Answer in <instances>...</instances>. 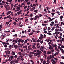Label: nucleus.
<instances>
[{"label":"nucleus","mask_w":64,"mask_h":64,"mask_svg":"<svg viewBox=\"0 0 64 64\" xmlns=\"http://www.w3.org/2000/svg\"><path fill=\"white\" fill-rule=\"evenodd\" d=\"M47 62H48V63H50V62L49 60H47L46 61Z\"/></svg>","instance_id":"8fccbe9b"},{"label":"nucleus","mask_w":64,"mask_h":64,"mask_svg":"<svg viewBox=\"0 0 64 64\" xmlns=\"http://www.w3.org/2000/svg\"><path fill=\"white\" fill-rule=\"evenodd\" d=\"M26 8H27V6H24V9H26Z\"/></svg>","instance_id":"49530a36"},{"label":"nucleus","mask_w":64,"mask_h":64,"mask_svg":"<svg viewBox=\"0 0 64 64\" xmlns=\"http://www.w3.org/2000/svg\"><path fill=\"white\" fill-rule=\"evenodd\" d=\"M54 19H55L54 18L50 19L49 20V21H52V20H54Z\"/></svg>","instance_id":"4468645a"},{"label":"nucleus","mask_w":64,"mask_h":64,"mask_svg":"<svg viewBox=\"0 0 64 64\" xmlns=\"http://www.w3.org/2000/svg\"><path fill=\"white\" fill-rule=\"evenodd\" d=\"M13 37H17V34H15V35L12 36Z\"/></svg>","instance_id":"6ab92c4d"},{"label":"nucleus","mask_w":64,"mask_h":64,"mask_svg":"<svg viewBox=\"0 0 64 64\" xmlns=\"http://www.w3.org/2000/svg\"><path fill=\"white\" fill-rule=\"evenodd\" d=\"M3 35L2 36V35H1L0 36V38H2V39H4V38H3Z\"/></svg>","instance_id":"72a5a7b5"},{"label":"nucleus","mask_w":64,"mask_h":64,"mask_svg":"<svg viewBox=\"0 0 64 64\" xmlns=\"http://www.w3.org/2000/svg\"><path fill=\"white\" fill-rule=\"evenodd\" d=\"M6 44L8 45H10V44H9L8 42H7L6 43Z\"/></svg>","instance_id":"0e129e2a"},{"label":"nucleus","mask_w":64,"mask_h":64,"mask_svg":"<svg viewBox=\"0 0 64 64\" xmlns=\"http://www.w3.org/2000/svg\"><path fill=\"white\" fill-rule=\"evenodd\" d=\"M39 39L41 40H43V39H44V36H43V35L42 34H40V36L39 37Z\"/></svg>","instance_id":"f257e3e1"},{"label":"nucleus","mask_w":64,"mask_h":64,"mask_svg":"<svg viewBox=\"0 0 64 64\" xmlns=\"http://www.w3.org/2000/svg\"><path fill=\"white\" fill-rule=\"evenodd\" d=\"M59 30L58 29L56 28L55 29V30L56 31V32H58V31H59Z\"/></svg>","instance_id":"c85d7f7f"},{"label":"nucleus","mask_w":64,"mask_h":64,"mask_svg":"<svg viewBox=\"0 0 64 64\" xmlns=\"http://www.w3.org/2000/svg\"><path fill=\"white\" fill-rule=\"evenodd\" d=\"M54 29H55V28L54 27L52 28V29L51 30L52 31H53V30H54Z\"/></svg>","instance_id":"4c0bfd02"},{"label":"nucleus","mask_w":64,"mask_h":64,"mask_svg":"<svg viewBox=\"0 0 64 64\" xmlns=\"http://www.w3.org/2000/svg\"><path fill=\"white\" fill-rule=\"evenodd\" d=\"M29 56L30 57L31 59H32V56H33V55L32 54H30L29 55Z\"/></svg>","instance_id":"0eeeda50"},{"label":"nucleus","mask_w":64,"mask_h":64,"mask_svg":"<svg viewBox=\"0 0 64 64\" xmlns=\"http://www.w3.org/2000/svg\"><path fill=\"white\" fill-rule=\"evenodd\" d=\"M11 11H8V12L7 13V15H8V14H10Z\"/></svg>","instance_id":"9d476101"},{"label":"nucleus","mask_w":64,"mask_h":64,"mask_svg":"<svg viewBox=\"0 0 64 64\" xmlns=\"http://www.w3.org/2000/svg\"><path fill=\"white\" fill-rule=\"evenodd\" d=\"M51 52H48V54H51Z\"/></svg>","instance_id":"3c124183"},{"label":"nucleus","mask_w":64,"mask_h":64,"mask_svg":"<svg viewBox=\"0 0 64 64\" xmlns=\"http://www.w3.org/2000/svg\"><path fill=\"white\" fill-rule=\"evenodd\" d=\"M36 33H40V31L39 30H38L36 31Z\"/></svg>","instance_id":"4d7b16f0"},{"label":"nucleus","mask_w":64,"mask_h":64,"mask_svg":"<svg viewBox=\"0 0 64 64\" xmlns=\"http://www.w3.org/2000/svg\"><path fill=\"white\" fill-rule=\"evenodd\" d=\"M4 47H5V48H7V44H4Z\"/></svg>","instance_id":"2eb2a0df"},{"label":"nucleus","mask_w":64,"mask_h":64,"mask_svg":"<svg viewBox=\"0 0 64 64\" xmlns=\"http://www.w3.org/2000/svg\"><path fill=\"white\" fill-rule=\"evenodd\" d=\"M5 53L6 54H9L10 53V52L9 50L6 51H5Z\"/></svg>","instance_id":"7ed1b4c3"},{"label":"nucleus","mask_w":64,"mask_h":64,"mask_svg":"<svg viewBox=\"0 0 64 64\" xmlns=\"http://www.w3.org/2000/svg\"><path fill=\"white\" fill-rule=\"evenodd\" d=\"M27 40H26L24 42V44H26V43H27Z\"/></svg>","instance_id":"5fc2aeb1"},{"label":"nucleus","mask_w":64,"mask_h":64,"mask_svg":"<svg viewBox=\"0 0 64 64\" xmlns=\"http://www.w3.org/2000/svg\"><path fill=\"white\" fill-rule=\"evenodd\" d=\"M49 41H50V40L49 39H48V41L46 42H47L48 43H49Z\"/></svg>","instance_id":"e2e57ef3"},{"label":"nucleus","mask_w":64,"mask_h":64,"mask_svg":"<svg viewBox=\"0 0 64 64\" xmlns=\"http://www.w3.org/2000/svg\"><path fill=\"white\" fill-rule=\"evenodd\" d=\"M10 41V42L12 41V40L11 39H10L9 38L6 41V42H8V41Z\"/></svg>","instance_id":"423d86ee"},{"label":"nucleus","mask_w":64,"mask_h":64,"mask_svg":"<svg viewBox=\"0 0 64 64\" xmlns=\"http://www.w3.org/2000/svg\"><path fill=\"white\" fill-rule=\"evenodd\" d=\"M61 48H64V46L62 45V46H61Z\"/></svg>","instance_id":"338daca9"},{"label":"nucleus","mask_w":64,"mask_h":64,"mask_svg":"<svg viewBox=\"0 0 64 64\" xmlns=\"http://www.w3.org/2000/svg\"><path fill=\"white\" fill-rule=\"evenodd\" d=\"M34 33H30L29 34V36H30L31 35H33V34Z\"/></svg>","instance_id":"a878e982"},{"label":"nucleus","mask_w":64,"mask_h":64,"mask_svg":"<svg viewBox=\"0 0 64 64\" xmlns=\"http://www.w3.org/2000/svg\"><path fill=\"white\" fill-rule=\"evenodd\" d=\"M18 39H19V38H16V43H17V40H18Z\"/></svg>","instance_id":"412c9836"},{"label":"nucleus","mask_w":64,"mask_h":64,"mask_svg":"<svg viewBox=\"0 0 64 64\" xmlns=\"http://www.w3.org/2000/svg\"><path fill=\"white\" fill-rule=\"evenodd\" d=\"M44 53V54H46V51H43Z\"/></svg>","instance_id":"603ef678"},{"label":"nucleus","mask_w":64,"mask_h":64,"mask_svg":"<svg viewBox=\"0 0 64 64\" xmlns=\"http://www.w3.org/2000/svg\"><path fill=\"white\" fill-rule=\"evenodd\" d=\"M37 55H38V52L34 53V56L35 57H36V56H37Z\"/></svg>","instance_id":"6e6552de"},{"label":"nucleus","mask_w":64,"mask_h":64,"mask_svg":"<svg viewBox=\"0 0 64 64\" xmlns=\"http://www.w3.org/2000/svg\"><path fill=\"white\" fill-rule=\"evenodd\" d=\"M12 53H13L14 54V55H15V52H14L12 51Z\"/></svg>","instance_id":"a19ab883"},{"label":"nucleus","mask_w":64,"mask_h":64,"mask_svg":"<svg viewBox=\"0 0 64 64\" xmlns=\"http://www.w3.org/2000/svg\"><path fill=\"white\" fill-rule=\"evenodd\" d=\"M14 63H16H16H18V60H16V61H14Z\"/></svg>","instance_id":"4be33fe9"},{"label":"nucleus","mask_w":64,"mask_h":64,"mask_svg":"<svg viewBox=\"0 0 64 64\" xmlns=\"http://www.w3.org/2000/svg\"><path fill=\"white\" fill-rule=\"evenodd\" d=\"M54 22L56 23H58L57 20H55L54 21Z\"/></svg>","instance_id":"c9c22d12"},{"label":"nucleus","mask_w":64,"mask_h":64,"mask_svg":"<svg viewBox=\"0 0 64 64\" xmlns=\"http://www.w3.org/2000/svg\"><path fill=\"white\" fill-rule=\"evenodd\" d=\"M61 8V9H62V10H63L64 9V8H63L62 7V6H61L60 7V9Z\"/></svg>","instance_id":"a18cd8bd"},{"label":"nucleus","mask_w":64,"mask_h":64,"mask_svg":"<svg viewBox=\"0 0 64 64\" xmlns=\"http://www.w3.org/2000/svg\"><path fill=\"white\" fill-rule=\"evenodd\" d=\"M47 34H48V35H52V34H51V33H50V32H48L47 33Z\"/></svg>","instance_id":"b1692460"},{"label":"nucleus","mask_w":64,"mask_h":64,"mask_svg":"<svg viewBox=\"0 0 64 64\" xmlns=\"http://www.w3.org/2000/svg\"><path fill=\"white\" fill-rule=\"evenodd\" d=\"M14 57L15 59H16V58H18V56H17V55H15L14 56Z\"/></svg>","instance_id":"bb28decb"},{"label":"nucleus","mask_w":64,"mask_h":64,"mask_svg":"<svg viewBox=\"0 0 64 64\" xmlns=\"http://www.w3.org/2000/svg\"><path fill=\"white\" fill-rule=\"evenodd\" d=\"M53 49V48L52 47H49V49L50 50H51V49Z\"/></svg>","instance_id":"58836bf2"},{"label":"nucleus","mask_w":64,"mask_h":64,"mask_svg":"<svg viewBox=\"0 0 64 64\" xmlns=\"http://www.w3.org/2000/svg\"><path fill=\"white\" fill-rule=\"evenodd\" d=\"M36 42H40L41 41V40L38 39V40H37L36 41Z\"/></svg>","instance_id":"5701e85b"},{"label":"nucleus","mask_w":64,"mask_h":64,"mask_svg":"<svg viewBox=\"0 0 64 64\" xmlns=\"http://www.w3.org/2000/svg\"><path fill=\"white\" fill-rule=\"evenodd\" d=\"M62 41H63L64 42V38H62Z\"/></svg>","instance_id":"bf43d9fd"},{"label":"nucleus","mask_w":64,"mask_h":64,"mask_svg":"<svg viewBox=\"0 0 64 64\" xmlns=\"http://www.w3.org/2000/svg\"><path fill=\"white\" fill-rule=\"evenodd\" d=\"M20 7H18L16 8L17 9H18L19 10H20Z\"/></svg>","instance_id":"ea45409f"},{"label":"nucleus","mask_w":64,"mask_h":64,"mask_svg":"<svg viewBox=\"0 0 64 64\" xmlns=\"http://www.w3.org/2000/svg\"><path fill=\"white\" fill-rule=\"evenodd\" d=\"M54 3L55 4H56V0H54Z\"/></svg>","instance_id":"052dcab7"},{"label":"nucleus","mask_w":64,"mask_h":64,"mask_svg":"<svg viewBox=\"0 0 64 64\" xmlns=\"http://www.w3.org/2000/svg\"><path fill=\"white\" fill-rule=\"evenodd\" d=\"M55 14V13H51V14L52 15V17H54V14Z\"/></svg>","instance_id":"9b49d317"},{"label":"nucleus","mask_w":64,"mask_h":64,"mask_svg":"<svg viewBox=\"0 0 64 64\" xmlns=\"http://www.w3.org/2000/svg\"><path fill=\"white\" fill-rule=\"evenodd\" d=\"M44 38H45L46 37V35L45 34H44Z\"/></svg>","instance_id":"37998d69"},{"label":"nucleus","mask_w":64,"mask_h":64,"mask_svg":"<svg viewBox=\"0 0 64 64\" xmlns=\"http://www.w3.org/2000/svg\"><path fill=\"white\" fill-rule=\"evenodd\" d=\"M14 47L15 49H17V48H18V45H14Z\"/></svg>","instance_id":"39448f33"},{"label":"nucleus","mask_w":64,"mask_h":64,"mask_svg":"<svg viewBox=\"0 0 64 64\" xmlns=\"http://www.w3.org/2000/svg\"><path fill=\"white\" fill-rule=\"evenodd\" d=\"M63 18V16H61L60 17V19H62Z\"/></svg>","instance_id":"09e8293b"},{"label":"nucleus","mask_w":64,"mask_h":64,"mask_svg":"<svg viewBox=\"0 0 64 64\" xmlns=\"http://www.w3.org/2000/svg\"><path fill=\"white\" fill-rule=\"evenodd\" d=\"M44 62H43V64H46V61H45V60H44Z\"/></svg>","instance_id":"dca6fc26"},{"label":"nucleus","mask_w":64,"mask_h":64,"mask_svg":"<svg viewBox=\"0 0 64 64\" xmlns=\"http://www.w3.org/2000/svg\"><path fill=\"white\" fill-rule=\"evenodd\" d=\"M60 51H63V50L62 49V48H60Z\"/></svg>","instance_id":"774afa93"},{"label":"nucleus","mask_w":64,"mask_h":64,"mask_svg":"<svg viewBox=\"0 0 64 64\" xmlns=\"http://www.w3.org/2000/svg\"><path fill=\"white\" fill-rule=\"evenodd\" d=\"M37 16H36L35 17V20H37Z\"/></svg>","instance_id":"473e14b6"},{"label":"nucleus","mask_w":64,"mask_h":64,"mask_svg":"<svg viewBox=\"0 0 64 64\" xmlns=\"http://www.w3.org/2000/svg\"><path fill=\"white\" fill-rule=\"evenodd\" d=\"M23 10H20L19 11V12H17V13L18 14V15H19L20 14H22V12H22Z\"/></svg>","instance_id":"f03ea898"},{"label":"nucleus","mask_w":64,"mask_h":64,"mask_svg":"<svg viewBox=\"0 0 64 64\" xmlns=\"http://www.w3.org/2000/svg\"><path fill=\"white\" fill-rule=\"evenodd\" d=\"M56 28H58V29H59V26L58 25H57V26L56 27Z\"/></svg>","instance_id":"c03bdc74"},{"label":"nucleus","mask_w":64,"mask_h":64,"mask_svg":"<svg viewBox=\"0 0 64 64\" xmlns=\"http://www.w3.org/2000/svg\"><path fill=\"white\" fill-rule=\"evenodd\" d=\"M21 39H19L18 40V43H19V42H21Z\"/></svg>","instance_id":"aec40b11"},{"label":"nucleus","mask_w":64,"mask_h":64,"mask_svg":"<svg viewBox=\"0 0 64 64\" xmlns=\"http://www.w3.org/2000/svg\"><path fill=\"white\" fill-rule=\"evenodd\" d=\"M40 49L42 51V52H43V49H42V48H40Z\"/></svg>","instance_id":"13d9d810"},{"label":"nucleus","mask_w":64,"mask_h":64,"mask_svg":"<svg viewBox=\"0 0 64 64\" xmlns=\"http://www.w3.org/2000/svg\"><path fill=\"white\" fill-rule=\"evenodd\" d=\"M52 11L53 12H55V10L54 9H52Z\"/></svg>","instance_id":"de8ad7c7"},{"label":"nucleus","mask_w":64,"mask_h":64,"mask_svg":"<svg viewBox=\"0 0 64 64\" xmlns=\"http://www.w3.org/2000/svg\"><path fill=\"white\" fill-rule=\"evenodd\" d=\"M56 51L57 52H58V53H59V52H60V50L58 49H56Z\"/></svg>","instance_id":"69168bd1"},{"label":"nucleus","mask_w":64,"mask_h":64,"mask_svg":"<svg viewBox=\"0 0 64 64\" xmlns=\"http://www.w3.org/2000/svg\"><path fill=\"white\" fill-rule=\"evenodd\" d=\"M32 8L30 10V11H33L35 9V8L34 7V8Z\"/></svg>","instance_id":"20e7f679"},{"label":"nucleus","mask_w":64,"mask_h":64,"mask_svg":"<svg viewBox=\"0 0 64 64\" xmlns=\"http://www.w3.org/2000/svg\"><path fill=\"white\" fill-rule=\"evenodd\" d=\"M24 48H26V50H27V46H24Z\"/></svg>","instance_id":"c756f323"},{"label":"nucleus","mask_w":64,"mask_h":64,"mask_svg":"<svg viewBox=\"0 0 64 64\" xmlns=\"http://www.w3.org/2000/svg\"><path fill=\"white\" fill-rule=\"evenodd\" d=\"M60 30L59 31H63V29H62V28H61V27L60 26Z\"/></svg>","instance_id":"1a4fd4ad"},{"label":"nucleus","mask_w":64,"mask_h":64,"mask_svg":"<svg viewBox=\"0 0 64 64\" xmlns=\"http://www.w3.org/2000/svg\"><path fill=\"white\" fill-rule=\"evenodd\" d=\"M18 54L20 55H22V53H21V52H18Z\"/></svg>","instance_id":"2f4dec72"},{"label":"nucleus","mask_w":64,"mask_h":64,"mask_svg":"<svg viewBox=\"0 0 64 64\" xmlns=\"http://www.w3.org/2000/svg\"><path fill=\"white\" fill-rule=\"evenodd\" d=\"M13 24H14V25H16V24H17V23L16 22H14L13 23Z\"/></svg>","instance_id":"79ce46f5"},{"label":"nucleus","mask_w":64,"mask_h":64,"mask_svg":"<svg viewBox=\"0 0 64 64\" xmlns=\"http://www.w3.org/2000/svg\"><path fill=\"white\" fill-rule=\"evenodd\" d=\"M50 29H51L50 27H48V31H49V30H50Z\"/></svg>","instance_id":"7c9ffc66"},{"label":"nucleus","mask_w":64,"mask_h":64,"mask_svg":"<svg viewBox=\"0 0 64 64\" xmlns=\"http://www.w3.org/2000/svg\"><path fill=\"white\" fill-rule=\"evenodd\" d=\"M2 3H5V1H2Z\"/></svg>","instance_id":"680f3d73"},{"label":"nucleus","mask_w":64,"mask_h":64,"mask_svg":"<svg viewBox=\"0 0 64 64\" xmlns=\"http://www.w3.org/2000/svg\"><path fill=\"white\" fill-rule=\"evenodd\" d=\"M0 28H2L3 27V24H1L0 26Z\"/></svg>","instance_id":"6e6d98bb"},{"label":"nucleus","mask_w":64,"mask_h":64,"mask_svg":"<svg viewBox=\"0 0 64 64\" xmlns=\"http://www.w3.org/2000/svg\"><path fill=\"white\" fill-rule=\"evenodd\" d=\"M10 58H11L10 60H12V59H13V58H14V56H10Z\"/></svg>","instance_id":"a211bd4d"},{"label":"nucleus","mask_w":64,"mask_h":64,"mask_svg":"<svg viewBox=\"0 0 64 64\" xmlns=\"http://www.w3.org/2000/svg\"><path fill=\"white\" fill-rule=\"evenodd\" d=\"M40 42L41 44H42V43H43V40H42V41L41 40Z\"/></svg>","instance_id":"f704fd0d"},{"label":"nucleus","mask_w":64,"mask_h":64,"mask_svg":"<svg viewBox=\"0 0 64 64\" xmlns=\"http://www.w3.org/2000/svg\"><path fill=\"white\" fill-rule=\"evenodd\" d=\"M6 25H8L9 24V22H6Z\"/></svg>","instance_id":"e433bc0d"},{"label":"nucleus","mask_w":64,"mask_h":64,"mask_svg":"<svg viewBox=\"0 0 64 64\" xmlns=\"http://www.w3.org/2000/svg\"><path fill=\"white\" fill-rule=\"evenodd\" d=\"M42 26H46V24H42Z\"/></svg>","instance_id":"864d4df0"},{"label":"nucleus","mask_w":64,"mask_h":64,"mask_svg":"<svg viewBox=\"0 0 64 64\" xmlns=\"http://www.w3.org/2000/svg\"><path fill=\"white\" fill-rule=\"evenodd\" d=\"M4 6H5V8H7L8 6L7 5V4H6L4 5Z\"/></svg>","instance_id":"393cba45"},{"label":"nucleus","mask_w":64,"mask_h":64,"mask_svg":"<svg viewBox=\"0 0 64 64\" xmlns=\"http://www.w3.org/2000/svg\"><path fill=\"white\" fill-rule=\"evenodd\" d=\"M32 40L33 41V42H36V40L34 39V38H32Z\"/></svg>","instance_id":"f8f14e48"},{"label":"nucleus","mask_w":64,"mask_h":64,"mask_svg":"<svg viewBox=\"0 0 64 64\" xmlns=\"http://www.w3.org/2000/svg\"><path fill=\"white\" fill-rule=\"evenodd\" d=\"M21 40H20V42H21V43H23L24 42V40H22L21 39Z\"/></svg>","instance_id":"cd10ccee"},{"label":"nucleus","mask_w":64,"mask_h":64,"mask_svg":"<svg viewBox=\"0 0 64 64\" xmlns=\"http://www.w3.org/2000/svg\"><path fill=\"white\" fill-rule=\"evenodd\" d=\"M34 12H36V13H37L38 12V10H34Z\"/></svg>","instance_id":"ddd939ff"},{"label":"nucleus","mask_w":64,"mask_h":64,"mask_svg":"<svg viewBox=\"0 0 64 64\" xmlns=\"http://www.w3.org/2000/svg\"><path fill=\"white\" fill-rule=\"evenodd\" d=\"M13 63H14V61L13 60H12L10 62V63L11 64H13Z\"/></svg>","instance_id":"f3484780"}]
</instances>
